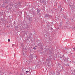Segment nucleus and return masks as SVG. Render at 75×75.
I'll list each match as a JSON object with an SVG mask.
<instances>
[{"instance_id":"412c9836","label":"nucleus","mask_w":75,"mask_h":75,"mask_svg":"<svg viewBox=\"0 0 75 75\" xmlns=\"http://www.w3.org/2000/svg\"><path fill=\"white\" fill-rule=\"evenodd\" d=\"M8 42H10V40L8 39Z\"/></svg>"},{"instance_id":"6ab92c4d","label":"nucleus","mask_w":75,"mask_h":75,"mask_svg":"<svg viewBox=\"0 0 75 75\" xmlns=\"http://www.w3.org/2000/svg\"><path fill=\"white\" fill-rule=\"evenodd\" d=\"M33 48L34 49V50H36V48H35V47H34Z\"/></svg>"},{"instance_id":"aec40b11","label":"nucleus","mask_w":75,"mask_h":75,"mask_svg":"<svg viewBox=\"0 0 75 75\" xmlns=\"http://www.w3.org/2000/svg\"><path fill=\"white\" fill-rule=\"evenodd\" d=\"M16 66H18V64H17V63H16Z\"/></svg>"},{"instance_id":"393cba45","label":"nucleus","mask_w":75,"mask_h":75,"mask_svg":"<svg viewBox=\"0 0 75 75\" xmlns=\"http://www.w3.org/2000/svg\"><path fill=\"white\" fill-rule=\"evenodd\" d=\"M27 33H28V31H27Z\"/></svg>"},{"instance_id":"f8f14e48","label":"nucleus","mask_w":75,"mask_h":75,"mask_svg":"<svg viewBox=\"0 0 75 75\" xmlns=\"http://www.w3.org/2000/svg\"><path fill=\"white\" fill-rule=\"evenodd\" d=\"M17 4H15L14 5V7H15V8H17Z\"/></svg>"},{"instance_id":"0eeeda50","label":"nucleus","mask_w":75,"mask_h":75,"mask_svg":"<svg viewBox=\"0 0 75 75\" xmlns=\"http://www.w3.org/2000/svg\"><path fill=\"white\" fill-rule=\"evenodd\" d=\"M40 3H45V0H40Z\"/></svg>"},{"instance_id":"20e7f679","label":"nucleus","mask_w":75,"mask_h":75,"mask_svg":"<svg viewBox=\"0 0 75 75\" xmlns=\"http://www.w3.org/2000/svg\"><path fill=\"white\" fill-rule=\"evenodd\" d=\"M50 16V15L48 14H46L45 15V17L47 18V17H48Z\"/></svg>"},{"instance_id":"f257e3e1","label":"nucleus","mask_w":75,"mask_h":75,"mask_svg":"<svg viewBox=\"0 0 75 75\" xmlns=\"http://www.w3.org/2000/svg\"><path fill=\"white\" fill-rule=\"evenodd\" d=\"M59 59L60 61H62V59H64V61H66V60H67V59H65V57H64V55L62 56V57H60Z\"/></svg>"},{"instance_id":"2eb2a0df","label":"nucleus","mask_w":75,"mask_h":75,"mask_svg":"<svg viewBox=\"0 0 75 75\" xmlns=\"http://www.w3.org/2000/svg\"><path fill=\"white\" fill-rule=\"evenodd\" d=\"M30 57L31 58V59H33V56H30Z\"/></svg>"},{"instance_id":"5701e85b","label":"nucleus","mask_w":75,"mask_h":75,"mask_svg":"<svg viewBox=\"0 0 75 75\" xmlns=\"http://www.w3.org/2000/svg\"><path fill=\"white\" fill-rule=\"evenodd\" d=\"M1 14H2V13H1V11H0V15H1Z\"/></svg>"},{"instance_id":"a878e982","label":"nucleus","mask_w":75,"mask_h":75,"mask_svg":"<svg viewBox=\"0 0 75 75\" xmlns=\"http://www.w3.org/2000/svg\"><path fill=\"white\" fill-rule=\"evenodd\" d=\"M37 47V46H35V47Z\"/></svg>"},{"instance_id":"9d476101","label":"nucleus","mask_w":75,"mask_h":75,"mask_svg":"<svg viewBox=\"0 0 75 75\" xmlns=\"http://www.w3.org/2000/svg\"><path fill=\"white\" fill-rule=\"evenodd\" d=\"M4 3H7V0H4Z\"/></svg>"},{"instance_id":"f3484780","label":"nucleus","mask_w":75,"mask_h":75,"mask_svg":"<svg viewBox=\"0 0 75 75\" xmlns=\"http://www.w3.org/2000/svg\"><path fill=\"white\" fill-rule=\"evenodd\" d=\"M21 4V3H18V5H19V6H20Z\"/></svg>"},{"instance_id":"423d86ee","label":"nucleus","mask_w":75,"mask_h":75,"mask_svg":"<svg viewBox=\"0 0 75 75\" xmlns=\"http://www.w3.org/2000/svg\"><path fill=\"white\" fill-rule=\"evenodd\" d=\"M50 60L48 59H47L46 60V62H47L48 64L50 63Z\"/></svg>"},{"instance_id":"b1692460","label":"nucleus","mask_w":75,"mask_h":75,"mask_svg":"<svg viewBox=\"0 0 75 75\" xmlns=\"http://www.w3.org/2000/svg\"><path fill=\"white\" fill-rule=\"evenodd\" d=\"M34 58H37V57L36 56H35L34 57Z\"/></svg>"},{"instance_id":"a211bd4d","label":"nucleus","mask_w":75,"mask_h":75,"mask_svg":"<svg viewBox=\"0 0 75 75\" xmlns=\"http://www.w3.org/2000/svg\"><path fill=\"white\" fill-rule=\"evenodd\" d=\"M28 72H29V71H26V74H28Z\"/></svg>"},{"instance_id":"1a4fd4ad","label":"nucleus","mask_w":75,"mask_h":75,"mask_svg":"<svg viewBox=\"0 0 75 75\" xmlns=\"http://www.w3.org/2000/svg\"><path fill=\"white\" fill-rule=\"evenodd\" d=\"M32 34L31 33H30L29 34V38H32V37H31V35H32Z\"/></svg>"},{"instance_id":"6e6552de","label":"nucleus","mask_w":75,"mask_h":75,"mask_svg":"<svg viewBox=\"0 0 75 75\" xmlns=\"http://www.w3.org/2000/svg\"><path fill=\"white\" fill-rule=\"evenodd\" d=\"M40 12V9H38L37 10V14H39V13Z\"/></svg>"},{"instance_id":"9b49d317","label":"nucleus","mask_w":75,"mask_h":75,"mask_svg":"<svg viewBox=\"0 0 75 75\" xmlns=\"http://www.w3.org/2000/svg\"><path fill=\"white\" fill-rule=\"evenodd\" d=\"M60 12H61V11H62V13H64V10H63V9H62V8H60Z\"/></svg>"},{"instance_id":"39448f33","label":"nucleus","mask_w":75,"mask_h":75,"mask_svg":"<svg viewBox=\"0 0 75 75\" xmlns=\"http://www.w3.org/2000/svg\"><path fill=\"white\" fill-rule=\"evenodd\" d=\"M33 69H38V67H37V66H32Z\"/></svg>"},{"instance_id":"ddd939ff","label":"nucleus","mask_w":75,"mask_h":75,"mask_svg":"<svg viewBox=\"0 0 75 75\" xmlns=\"http://www.w3.org/2000/svg\"><path fill=\"white\" fill-rule=\"evenodd\" d=\"M58 8H61V6H58Z\"/></svg>"},{"instance_id":"f03ea898","label":"nucleus","mask_w":75,"mask_h":75,"mask_svg":"<svg viewBox=\"0 0 75 75\" xmlns=\"http://www.w3.org/2000/svg\"><path fill=\"white\" fill-rule=\"evenodd\" d=\"M23 62H24V63H27V62H30L29 61H28L27 59H24L23 60Z\"/></svg>"},{"instance_id":"4468645a","label":"nucleus","mask_w":75,"mask_h":75,"mask_svg":"<svg viewBox=\"0 0 75 75\" xmlns=\"http://www.w3.org/2000/svg\"><path fill=\"white\" fill-rule=\"evenodd\" d=\"M63 17V18H65V19H66V16H64Z\"/></svg>"},{"instance_id":"dca6fc26","label":"nucleus","mask_w":75,"mask_h":75,"mask_svg":"<svg viewBox=\"0 0 75 75\" xmlns=\"http://www.w3.org/2000/svg\"><path fill=\"white\" fill-rule=\"evenodd\" d=\"M62 23H61L60 25V26L61 27V26H62Z\"/></svg>"},{"instance_id":"7ed1b4c3","label":"nucleus","mask_w":75,"mask_h":75,"mask_svg":"<svg viewBox=\"0 0 75 75\" xmlns=\"http://www.w3.org/2000/svg\"><path fill=\"white\" fill-rule=\"evenodd\" d=\"M49 58L50 60H51V59H52L53 58V56L51 55H50L49 56Z\"/></svg>"},{"instance_id":"4be33fe9","label":"nucleus","mask_w":75,"mask_h":75,"mask_svg":"<svg viewBox=\"0 0 75 75\" xmlns=\"http://www.w3.org/2000/svg\"><path fill=\"white\" fill-rule=\"evenodd\" d=\"M51 30H52H52H53V28H52V27L51 28Z\"/></svg>"}]
</instances>
